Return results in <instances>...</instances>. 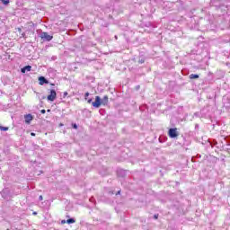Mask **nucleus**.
<instances>
[{
	"instance_id": "obj_15",
	"label": "nucleus",
	"mask_w": 230,
	"mask_h": 230,
	"mask_svg": "<svg viewBox=\"0 0 230 230\" xmlns=\"http://www.w3.org/2000/svg\"><path fill=\"white\" fill-rule=\"evenodd\" d=\"M66 96H67V92H65V93H63V97L66 98Z\"/></svg>"
},
{
	"instance_id": "obj_11",
	"label": "nucleus",
	"mask_w": 230,
	"mask_h": 230,
	"mask_svg": "<svg viewBox=\"0 0 230 230\" xmlns=\"http://www.w3.org/2000/svg\"><path fill=\"white\" fill-rule=\"evenodd\" d=\"M0 130H3L4 132H6V130H8V127L0 126Z\"/></svg>"
},
{
	"instance_id": "obj_13",
	"label": "nucleus",
	"mask_w": 230,
	"mask_h": 230,
	"mask_svg": "<svg viewBox=\"0 0 230 230\" xmlns=\"http://www.w3.org/2000/svg\"><path fill=\"white\" fill-rule=\"evenodd\" d=\"M73 128L76 130V128H78V126L76 124H73Z\"/></svg>"
},
{
	"instance_id": "obj_8",
	"label": "nucleus",
	"mask_w": 230,
	"mask_h": 230,
	"mask_svg": "<svg viewBox=\"0 0 230 230\" xmlns=\"http://www.w3.org/2000/svg\"><path fill=\"white\" fill-rule=\"evenodd\" d=\"M26 71H31V66H26L22 68V73H26Z\"/></svg>"
},
{
	"instance_id": "obj_10",
	"label": "nucleus",
	"mask_w": 230,
	"mask_h": 230,
	"mask_svg": "<svg viewBox=\"0 0 230 230\" xmlns=\"http://www.w3.org/2000/svg\"><path fill=\"white\" fill-rule=\"evenodd\" d=\"M66 224H75V219L74 218L67 219Z\"/></svg>"
},
{
	"instance_id": "obj_4",
	"label": "nucleus",
	"mask_w": 230,
	"mask_h": 230,
	"mask_svg": "<svg viewBox=\"0 0 230 230\" xmlns=\"http://www.w3.org/2000/svg\"><path fill=\"white\" fill-rule=\"evenodd\" d=\"M41 39H44L45 40H51L53 39V36L48 34V32H42L40 34Z\"/></svg>"
},
{
	"instance_id": "obj_14",
	"label": "nucleus",
	"mask_w": 230,
	"mask_h": 230,
	"mask_svg": "<svg viewBox=\"0 0 230 230\" xmlns=\"http://www.w3.org/2000/svg\"><path fill=\"white\" fill-rule=\"evenodd\" d=\"M84 96H85V100H87V97L89 96V92L85 93Z\"/></svg>"
},
{
	"instance_id": "obj_3",
	"label": "nucleus",
	"mask_w": 230,
	"mask_h": 230,
	"mask_svg": "<svg viewBox=\"0 0 230 230\" xmlns=\"http://www.w3.org/2000/svg\"><path fill=\"white\" fill-rule=\"evenodd\" d=\"M169 136H170L172 138L178 137H179V133L177 132V128H170V129H169Z\"/></svg>"
},
{
	"instance_id": "obj_9",
	"label": "nucleus",
	"mask_w": 230,
	"mask_h": 230,
	"mask_svg": "<svg viewBox=\"0 0 230 230\" xmlns=\"http://www.w3.org/2000/svg\"><path fill=\"white\" fill-rule=\"evenodd\" d=\"M190 80H195V79L199 78V75L191 74L190 75Z\"/></svg>"
},
{
	"instance_id": "obj_16",
	"label": "nucleus",
	"mask_w": 230,
	"mask_h": 230,
	"mask_svg": "<svg viewBox=\"0 0 230 230\" xmlns=\"http://www.w3.org/2000/svg\"><path fill=\"white\" fill-rule=\"evenodd\" d=\"M40 112L41 114H46V110H41Z\"/></svg>"
},
{
	"instance_id": "obj_6",
	"label": "nucleus",
	"mask_w": 230,
	"mask_h": 230,
	"mask_svg": "<svg viewBox=\"0 0 230 230\" xmlns=\"http://www.w3.org/2000/svg\"><path fill=\"white\" fill-rule=\"evenodd\" d=\"M102 105H107L109 103V96L105 95L102 99H101Z\"/></svg>"
},
{
	"instance_id": "obj_2",
	"label": "nucleus",
	"mask_w": 230,
	"mask_h": 230,
	"mask_svg": "<svg viewBox=\"0 0 230 230\" xmlns=\"http://www.w3.org/2000/svg\"><path fill=\"white\" fill-rule=\"evenodd\" d=\"M57 98V92L55 90H51L50 91V94L48 95L47 100H49V102H55Z\"/></svg>"
},
{
	"instance_id": "obj_20",
	"label": "nucleus",
	"mask_w": 230,
	"mask_h": 230,
	"mask_svg": "<svg viewBox=\"0 0 230 230\" xmlns=\"http://www.w3.org/2000/svg\"><path fill=\"white\" fill-rule=\"evenodd\" d=\"M31 136L35 137V133H31Z\"/></svg>"
},
{
	"instance_id": "obj_7",
	"label": "nucleus",
	"mask_w": 230,
	"mask_h": 230,
	"mask_svg": "<svg viewBox=\"0 0 230 230\" xmlns=\"http://www.w3.org/2000/svg\"><path fill=\"white\" fill-rule=\"evenodd\" d=\"M39 82H40V85H44V84H48V81L44 76L39 77Z\"/></svg>"
},
{
	"instance_id": "obj_22",
	"label": "nucleus",
	"mask_w": 230,
	"mask_h": 230,
	"mask_svg": "<svg viewBox=\"0 0 230 230\" xmlns=\"http://www.w3.org/2000/svg\"><path fill=\"white\" fill-rule=\"evenodd\" d=\"M119 193H120V191L119 190L117 194L119 195Z\"/></svg>"
},
{
	"instance_id": "obj_5",
	"label": "nucleus",
	"mask_w": 230,
	"mask_h": 230,
	"mask_svg": "<svg viewBox=\"0 0 230 230\" xmlns=\"http://www.w3.org/2000/svg\"><path fill=\"white\" fill-rule=\"evenodd\" d=\"M25 118V123H27V125H30V123H31V121L33 120V116H31V114H27L24 116Z\"/></svg>"
},
{
	"instance_id": "obj_23",
	"label": "nucleus",
	"mask_w": 230,
	"mask_h": 230,
	"mask_svg": "<svg viewBox=\"0 0 230 230\" xmlns=\"http://www.w3.org/2000/svg\"><path fill=\"white\" fill-rule=\"evenodd\" d=\"M33 215H37V212H33Z\"/></svg>"
},
{
	"instance_id": "obj_18",
	"label": "nucleus",
	"mask_w": 230,
	"mask_h": 230,
	"mask_svg": "<svg viewBox=\"0 0 230 230\" xmlns=\"http://www.w3.org/2000/svg\"><path fill=\"white\" fill-rule=\"evenodd\" d=\"M88 103H93V99H89Z\"/></svg>"
},
{
	"instance_id": "obj_1",
	"label": "nucleus",
	"mask_w": 230,
	"mask_h": 230,
	"mask_svg": "<svg viewBox=\"0 0 230 230\" xmlns=\"http://www.w3.org/2000/svg\"><path fill=\"white\" fill-rule=\"evenodd\" d=\"M92 105L95 109H100V107H102V98L100 96H96L95 97V102H93Z\"/></svg>"
},
{
	"instance_id": "obj_12",
	"label": "nucleus",
	"mask_w": 230,
	"mask_h": 230,
	"mask_svg": "<svg viewBox=\"0 0 230 230\" xmlns=\"http://www.w3.org/2000/svg\"><path fill=\"white\" fill-rule=\"evenodd\" d=\"M4 4H8L10 0H1Z\"/></svg>"
},
{
	"instance_id": "obj_19",
	"label": "nucleus",
	"mask_w": 230,
	"mask_h": 230,
	"mask_svg": "<svg viewBox=\"0 0 230 230\" xmlns=\"http://www.w3.org/2000/svg\"><path fill=\"white\" fill-rule=\"evenodd\" d=\"M40 200H43L44 198H42V196H40Z\"/></svg>"
},
{
	"instance_id": "obj_21",
	"label": "nucleus",
	"mask_w": 230,
	"mask_h": 230,
	"mask_svg": "<svg viewBox=\"0 0 230 230\" xmlns=\"http://www.w3.org/2000/svg\"><path fill=\"white\" fill-rule=\"evenodd\" d=\"M47 112H51V110H48Z\"/></svg>"
},
{
	"instance_id": "obj_17",
	"label": "nucleus",
	"mask_w": 230,
	"mask_h": 230,
	"mask_svg": "<svg viewBox=\"0 0 230 230\" xmlns=\"http://www.w3.org/2000/svg\"><path fill=\"white\" fill-rule=\"evenodd\" d=\"M61 224H67V221L62 220V221H61Z\"/></svg>"
}]
</instances>
